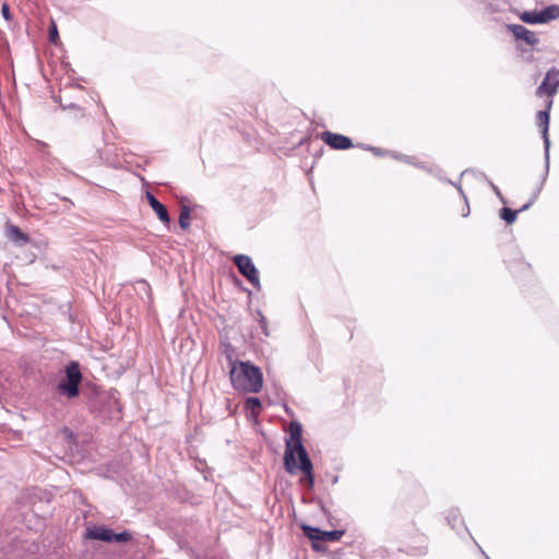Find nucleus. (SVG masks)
Here are the masks:
<instances>
[{
	"label": "nucleus",
	"instance_id": "22",
	"mask_svg": "<svg viewBox=\"0 0 559 559\" xmlns=\"http://www.w3.org/2000/svg\"><path fill=\"white\" fill-rule=\"evenodd\" d=\"M59 38L57 25L52 22L49 27V39L51 43L56 44Z\"/></svg>",
	"mask_w": 559,
	"mask_h": 559
},
{
	"label": "nucleus",
	"instance_id": "23",
	"mask_svg": "<svg viewBox=\"0 0 559 559\" xmlns=\"http://www.w3.org/2000/svg\"><path fill=\"white\" fill-rule=\"evenodd\" d=\"M1 14H2V16H3V19L5 21H11L12 20V15H11V12H10L9 4L5 3V2L1 7Z\"/></svg>",
	"mask_w": 559,
	"mask_h": 559
},
{
	"label": "nucleus",
	"instance_id": "19",
	"mask_svg": "<svg viewBox=\"0 0 559 559\" xmlns=\"http://www.w3.org/2000/svg\"><path fill=\"white\" fill-rule=\"evenodd\" d=\"M447 521H448L449 525L454 530H456L460 525L463 524V520L457 510H450L449 514L447 516Z\"/></svg>",
	"mask_w": 559,
	"mask_h": 559
},
{
	"label": "nucleus",
	"instance_id": "20",
	"mask_svg": "<svg viewBox=\"0 0 559 559\" xmlns=\"http://www.w3.org/2000/svg\"><path fill=\"white\" fill-rule=\"evenodd\" d=\"M132 539V534L128 531L115 533L112 531L111 543H127Z\"/></svg>",
	"mask_w": 559,
	"mask_h": 559
},
{
	"label": "nucleus",
	"instance_id": "28",
	"mask_svg": "<svg viewBox=\"0 0 559 559\" xmlns=\"http://www.w3.org/2000/svg\"><path fill=\"white\" fill-rule=\"evenodd\" d=\"M469 214V209H467V212L463 214V216H468Z\"/></svg>",
	"mask_w": 559,
	"mask_h": 559
},
{
	"label": "nucleus",
	"instance_id": "25",
	"mask_svg": "<svg viewBox=\"0 0 559 559\" xmlns=\"http://www.w3.org/2000/svg\"><path fill=\"white\" fill-rule=\"evenodd\" d=\"M492 187V190L495 191L496 195L499 198V200L502 202V203H506V199L503 198V195L501 194L499 188L495 185H491Z\"/></svg>",
	"mask_w": 559,
	"mask_h": 559
},
{
	"label": "nucleus",
	"instance_id": "16",
	"mask_svg": "<svg viewBox=\"0 0 559 559\" xmlns=\"http://www.w3.org/2000/svg\"><path fill=\"white\" fill-rule=\"evenodd\" d=\"M246 408L251 412V415L258 416L262 408L260 399L254 396L248 397L246 400Z\"/></svg>",
	"mask_w": 559,
	"mask_h": 559
},
{
	"label": "nucleus",
	"instance_id": "26",
	"mask_svg": "<svg viewBox=\"0 0 559 559\" xmlns=\"http://www.w3.org/2000/svg\"><path fill=\"white\" fill-rule=\"evenodd\" d=\"M234 353H235V350H234L233 346L230 344H225L226 356L231 355V358L234 359Z\"/></svg>",
	"mask_w": 559,
	"mask_h": 559
},
{
	"label": "nucleus",
	"instance_id": "8",
	"mask_svg": "<svg viewBox=\"0 0 559 559\" xmlns=\"http://www.w3.org/2000/svg\"><path fill=\"white\" fill-rule=\"evenodd\" d=\"M321 139L334 150H348L354 146L352 140L343 134L324 131Z\"/></svg>",
	"mask_w": 559,
	"mask_h": 559
},
{
	"label": "nucleus",
	"instance_id": "2",
	"mask_svg": "<svg viewBox=\"0 0 559 559\" xmlns=\"http://www.w3.org/2000/svg\"><path fill=\"white\" fill-rule=\"evenodd\" d=\"M230 366L229 377L231 385L240 392L259 393L263 386V374L259 367L250 361H237L227 355Z\"/></svg>",
	"mask_w": 559,
	"mask_h": 559
},
{
	"label": "nucleus",
	"instance_id": "24",
	"mask_svg": "<svg viewBox=\"0 0 559 559\" xmlns=\"http://www.w3.org/2000/svg\"><path fill=\"white\" fill-rule=\"evenodd\" d=\"M365 150H368V151H371L374 155L377 156H381L382 155V151L381 148L379 147H373V146H367V145H364L362 146Z\"/></svg>",
	"mask_w": 559,
	"mask_h": 559
},
{
	"label": "nucleus",
	"instance_id": "21",
	"mask_svg": "<svg viewBox=\"0 0 559 559\" xmlns=\"http://www.w3.org/2000/svg\"><path fill=\"white\" fill-rule=\"evenodd\" d=\"M257 317H258V322H259V325L261 328V331H262L263 335L264 336H269L270 335V331H269L266 318L264 317V314L260 310L257 311Z\"/></svg>",
	"mask_w": 559,
	"mask_h": 559
},
{
	"label": "nucleus",
	"instance_id": "6",
	"mask_svg": "<svg viewBox=\"0 0 559 559\" xmlns=\"http://www.w3.org/2000/svg\"><path fill=\"white\" fill-rule=\"evenodd\" d=\"M559 87V70L556 68H551L547 71L542 84L536 90L537 96H543L546 94L549 99L556 95Z\"/></svg>",
	"mask_w": 559,
	"mask_h": 559
},
{
	"label": "nucleus",
	"instance_id": "11",
	"mask_svg": "<svg viewBox=\"0 0 559 559\" xmlns=\"http://www.w3.org/2000/svg\"><path fill=\"white\" fill-rule=\"evenodd\" d=\"M146 199L160 222L164 224H169L170 216L168 214L167 207L160 203L151 192H146Z\"/></svg>",
	"mask_w": 559,
	"mask_h": 559
},
{
	"label": "nucleus",
	"instance_id": "9",
	"mask_svg": "<svg viewBox=\"0 0 559 559\" xmlns=\"http://www.w3.org/2000/svg\"><path fill=\"white\" fill-rule=\"evenodd\" d=\"M508 27L515 36V38L521 39L526 44L533 46L538 43V37L536 36V34L533 31L526 28L525 26L520 24H511Z\"/></svg>",
	"mask_w": 559,
	"mask_h": 559
},
{
	"label": "nucleus",
	"instance_id": "5",
	"mask_svg": "<svg viewBox=\"0 0 559 559\" xmlns=\"http://www.w3.org/2000/svg\"><path fill=\"white\" fill-rule=\"evenodd\" d=\"M552 106V99H548L546 104L545 110H539L537 112V124L542 130V136L544 141L545 146V166H546V173L549 170V147H550V141L548 136V128H549V111Z\"/></svg>",
	"mask_w": 559,
	"mask_h": 559
},
{
	"label": "nucleus",
	"instance_id": "12",
	"mask_svg": "<svg viewBox=\"0 0 559 559\" xmlns=\"http://www.w3.org/2000/svg\"><path fill=\"white\" fill-rule=\"evenodd\" d=\"M7 236L17 246H24L29 241V237L14 225H9L7 227Z\"/></svg>",
	"mask_w": 559,
	"mask_h": 559
},
{
	"label": "nucleus",
	"instance_id": "4",
	"mask_svg": "<svg viewBox=\"0 0 559 559\" xmlns=\"http://www.w3.org/2000/svg\"><path fill=\"white\" fill-rule=\"evenodd\" d=\"M233 260L240 274L243 275L253 285V287L259 290L261 288L259 272L254 266L251 258L245 254H237Z\"/></svg>",
	"mask_w": 559,
	"mask_h": 559
},
{
	"label": "nucleus",
	"instance_id": "29",
	"mask_svg": "<svg viewBox=\"0 0 559 559\" xmlns=\"http://www.w3.org/2000/svg\"><path fill=\"white\" fill-rule=\"evenodd\" d=\"M487 559H489L487 556H486Z\"/></svg>",
	"mask_w": 559,
	"mask_h": 559
},
{
	"label": "nucleus",
	"instance_id": "27",
	"mask_svg": "<svg viewBox=\"0 0 559 559\" xmlns=\"http://www.w3.org/2000/svg\"><path fill=\"white\" fill-rule=\"evenodd\" d=\"M62 200L69 202L70 204H72V202L69 199H67V198H63Z\"/></svg>",
	"mask_w": 559,
	"mask_h": 559
},
{
	"label": "nucleus",
	"instance_id": "1",
	"mask_svg": "<svg viewBox=\"0 0 559 559\" xmlns=\"http://www.w3.org/2000/svg\"><path fill=\"white\" fill-rule=\"evenodd\" d=\"M302 427L298 421H290L289 438L286 439L284 453L285 471L294 475L297 469L304 473L300 483L308 489L314 485L313 465L301 441Z\"/></svg>",
	"mask_w": 559,
	"mask_h": 559
},
{
	"label": "nucleus",
	"instance_id": "7",
	"mask_svg": "<svg viewBox=\"0 0 559 559\" xmlns=\"http://www.w3.org/2000/svg\"><path fill=\"white\" fill-rule=\"evenodd\" d=\"M302 531L305 535L311 539V540H323V542H336L338 540L343 534L344 531H321L318 527H312L309 525H304Z\"/></svg>",
	"mask_w": 559,
	"mask_h": 559
},
{
	"label": "nucleus",
	"instance_id": "13",
	"mask_svg": "<svg viewBox=\"0 0 559 559\" xmlns=\"http://www.w3.org/2000/svg\"><path fill=\"white\" fill-rule=\"evenodd\" d=\"M542 24L559 19V4H550L539 11Z\"/></svg>",
	"mask_w": 559,
	"mask_h": 559
},
{
	"label": "nucleus",
	"instance_id": "17",
	"mask_svg": "<svg viewBox=\"0 0 559 559\" xmlns=\"http://www.w3.org/2000/svg\"><path fill=\"white\" fill-rule=\"evenodd\" d=\"M190 213L191 210L188 205L181 206L179 215V226L185 230L190 227Z\"/></svg>",
	"mask_w": 559,
	"mask_h": 559
},
{
	"label": "nucleus",
	"instance_id": "15",
	"mask_svg": "<svg viewBox=\"0 0 559 559\" xmlns=\"http://www.w3.org/2000/svg\"><path fill=\"white\" fill-rule=\"evenodd\" d=\"M520 19L527 24H542L539 11H524L520 14Z\"/></svg>",
	"mask_w": 559,
	"mask_h": 559
},
{
	"label": "nucleus",
	"instance_id": "18",
	"mask_svg": "<svg viewBox=\"0 0 559 559\" xmlns=\"http://www.w3.org/2000/svg\"><path fill=\"white\" fill-rule=\"evenodd\" d=\"M520 211H514L510 207H502L500 210V218L503 219L507 224H512L515 222L518 214Z\"/></svg>",
	"mask_w": 559,
	"mask_h": 559
},
{
	"label": "nucleus",
	"instance_id": "14",
	"mask_svg": "<svg viewBox=\"0 0 559 559\" xmlns=\"http://www.w3.org/2000/svg\"><path fill=\"white\" fill-rule=\"evenodd\" d=\"M547 175H548V171L546 173V169L544 170V174L542 176V179H540V182L538 183L536 190L534 191V193L532 194L531 199L528 200L527 203L523 204V206L519 210L520 212H524L526 210H528L533 203L535 202V200L538 198L543 187H544V183L546 181V178H547Z\"/></svg>",
	"mask_w": 559,
	"mask_h": 559
},
{
	"label": "nucleus",
	"instance_id": "3",
	"mask_svg": "<svg viewBox=\"0 0 559 559\" xmlns=\"http://www.w3.org/2000/svg\"><path fill=\"white\" fill-rule=\"evenodd\" d=\"M82 381V372L78 361H71L66 367V378L58 384L59 394L66 395L69 399L76 397L80 394V383Z\"/></svg>",
	"mask_w": 559,
	"mask_h": 559
},
{
	"label": "nucleus",
	"instance_id": "10",
	"mask_svg": "<svg viewBox=\"0 0 559 559\" xmlns=\"http://www.w3.org/2000/svg\"><path fill=\"white\" fill-rule=\"evenodd\" d=\"M112 530L106 526H93L87 528L85 537L88 539L111 543Z\"/></svg>",
	"mask_w": 559,
	"mask_h": 559
}]
</instances>
